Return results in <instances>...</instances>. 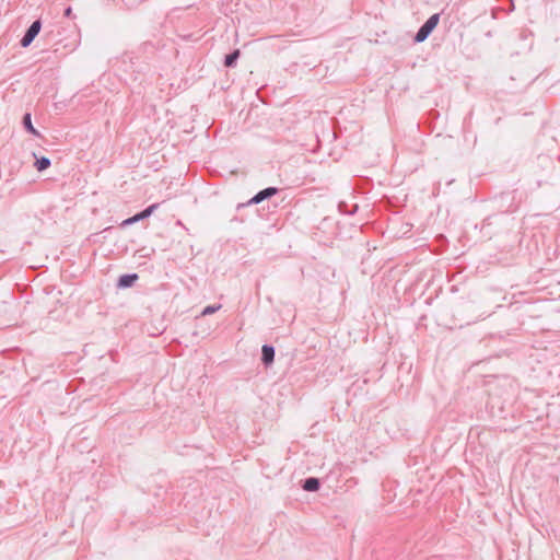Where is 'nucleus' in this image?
<instances>
[{"instance_id": "nucleus-2", "label": "nucleus", "mask_w": 560, "mask_h": 560, "mask_svg": "<svg viewBox=\"0 0 560 560\" xmlns=\"http://www.w3.org/2000/svg\"><path fill=\"white\" fill-rule=\"evenodd\" d=\"M42 28V22L40 20L34 21L28 28L26 30L25 34L23 35L20 44L23 48L28 47L32 42L35 39V37L38 35Z\"/></svg>"}, {"instance_id": "nucleus-4", "label": "nucleus", "mask_w": 560, "mask_h": 560, "mask_svg": "<svg viewBox=\"0 0 560 560\" xmlns=\"http://www.w3.org/2000/svg\"><path fill=\"white\" fill-rule=\"evenodd\" d=\"M275 360V348L270 345H264L261 348V362L268 366Z\"/></svg>"}, {"instance_id": "nucleus-1", "label": "nucleus", "mask_w": 560, "mask_h": 560, "mask_svg": "<svg viewBox=\"0 0 560 560\" xmlns=\"http://www.w3.org/2000/svg\"><path fill=\"white\" fill-rule=\"evenodd\" d=\"M440 21V14L435 13L432 14L418 30L416 33V36L413 40L416 43H422L424 42L429 35L432 33V31L436 27L438 23Z\"/></svg>"}, {"instance_id": "nucleus-8", "label": "nucleus", "mask_w": 560, "mask_h": 560, "mask_svg": "<svg viewBox=\"0 0 560 560\" xmlns=\"http://www.w3.org/2000/svg\"><path fill=\"white\" fill-rule=\"evenodd\" d=\"M22 122H23L24 128L28 132H31L34 136H39V132L34 128V126L32 124V117H31L30 113L24 114Z\"/></svg>"}, {"instance_id": "nucleus-14", "label": "nucleus", "mask_w": 560, "mask_h": 560, "mask_svg": "<svg viewBox=\"0 0 560 560\" xmlns=\"http://www.w3.org/2000/svg\"><path fill=\"white\" fill-rule=\"evenodd\" d=\"M71 13H72V10L70 7L65 10V16L69 18L71 15Z\"/></svg>"}, {"instance_id": "nucleus-5", "label": "nucleus", "mask_w": 560, "mask_h": 560, "mask_svg": "<svg viewBox=\"0 0 560 560\" xmlns=\"http://www.w3.org/2000/svg\"><path fill=\"white\" fill-rule=\"evenodd\" d=\"M138 280L137 273H127L119 277L117 285L119 288H130Z\"/></svg>"}, {"instance_id": "nucleus-10", "label": "nucleus", "mask_w": 560, "mask_h": 560, "mask_svg": "<svg viewBox=\"0 0 560 560\" xmlns=\"http://www.w3.org/2000/svg\"><path fill=\"white\" fill-rule=\"evenodd\" d=\"M221 307H222V305H221V304H217V305H208V306H206V307L202 310L201 315H202V316H206V315L213 314V313H215L217 311H219Z\"/></svg>"}, {"instance_id": "nucleus-9", "label": "nucleus", "mask_w": 560, "mask_h": 560, "mask_svg": "<svg viewBox=\"0 0 560 560\" xmlns=\"http://www.w3.org/2000/svg\"><path fill=\"white\" fill-rule=\"evenodd\" d=\"M35 166L39 172L45 171L50 166V160L46 156H42L40 159L36 160Z\"/></svg>"}, {"instance_id": "nucleus-12", "label": "nucleus", "mask_w": 560, "mask_h": 560, "mask_svg": "<svg viewBox=\"0 0 560 560\" xmlns=\"http://www.w3.org/2000/svg\"><path fill=\"white\" fill-rule=\"evenodd\" d=\"M136 222H138V219H137V217L135 214L133 217L126 219L122 224L124 225H130V224H133Z\"/></svg>"}, {"instance_id": "nucleus-11", "label": "nucleus", "mask_w": 560, "mask_h": 560, "mask_svg": "<svg viewBox=\"0 0 560 560\" xmlns=\"http://www.w3.org/2000/svg\"><path fill=\"white\" fill-rule=\"evenodd\" d=\"M138 221L140 220H143V219H147L148 217H150L149 212H147V209L140 211L139 213L136 214Z\"/></svg>"}, {"instance_id": "nucleus-3", "label": "nucleus", "mask_w": 560, "mask_h": 560, "mask_svg": "<svg viewBox=\"0 0 560 560\" xmlns=\"http://www.w3.org/2000/svg\"><path fill=\"white\" fill-rule=\"evenodd\" d=\"M278 192V188L276 187H267L260 191H258L249 201L248 205H258L261 201L275 196Z\"/></svg>"}, {"instance_id": "nucleus-6", "label": "nucleus", "mask_w": 560, "mask_h": 560, "mask_svg": "<svg viewBox=\"0 0 560 560\" xmlns=\"http://www.w3.org/2000/svg\"><path fill=\"white\" fill-rule=\"evenodd\" d=\"M319 487H320L319 479H317L315 477L306 478L303 483V489L305 491H310V492L317 491L319 489Z\"/></svg>"}, {"instance_id": "nucleus-13", "label": "nucleus", "mask_w": 560, "mask_h": 560, "mask_svg": "<svg viewBox=\"0 0 560 560\" xmlns=\"http://www.w3.org/2000/svg\"><path fill=\"white\" fill-rule=\"evenodd\" d=\"M158 208H159V203H153V205L147 207L145 209H147V212H149V214L151 215L154 212V210Z\"/></svg>"}, {"instance_id": "nucleus-7", "label": "nucleus", "mask_w": 560, "mask_h": 560, "mask_svg": "<svg viewBox=\"0 0 560 560\" xmlns=\"http://www.w3.org/2000/svg\"><path fill=\"white\" fill-rule=\"evenodd\" d=\"M240 55H241V52L238 49H235L232 52H230L229 55H226L225 59H224V66L228 68L234 67L237 62V59L240 58Z\"/></svg>"}]
</instances>
